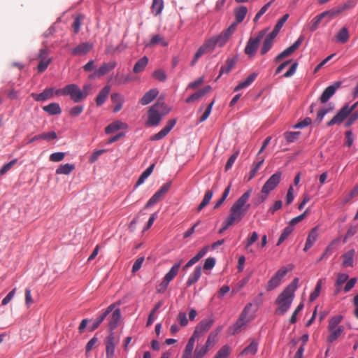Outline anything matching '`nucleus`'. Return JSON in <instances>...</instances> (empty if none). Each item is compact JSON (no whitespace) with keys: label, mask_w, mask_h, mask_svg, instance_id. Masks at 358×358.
Returning <instances> with one entry per match:
<instances>
[{"label":"nucleus","mask_w":358,"mask_h":358,"mask_svg":"<svg viewBox=\"0 0 358 358\" xmlns=\"http://www.w3.org/2000/svg\"><path fill=\"white\" fill-rule=\"evenodd\" d=\"M299 279L295 278L278 295L275 303L278 305L275 310L278 315H284L290 308L294 298V292L297 289Z\"/></svg>","instance_id":"nucleus-1"},{"label":"nucleus","mask_w":358,"mask_h":358,"mask_svg":"<svg viewBox=\"0 0 358 358\" xmlns=\"http://www.w3.org/2000/svg\"><path fill=\"white\" fill-rule=\"evenodd\" d=\"M252 194V189H248L232 205L230 214L227 218L233 224L239 222L249 210L250 205L248 201Z\"/></svg>","instance_id":"nucleus-2"},{"label":"nucleus","mask_w":358,"mask_h":358,"mask_svg":"<svg viewBox=\"0 0 358 358\" xmlns=\"http://www.w3.org/2000/svg\"><path fill=\"white\" fill-rule=\"evenodd\" d=\"M252 306V304L251 303L247 304L241 313L238 320L230 327V330L233 335L237 334L243 329H245L248 324L253 320L254 315L250 313Z\"/></svg>","instance_id":"nucleus-3"},{"label":"nucleus","mask_w":358,"mask_h":358,"mask_svg":"<svg viewBox=\"0 0 358 358\" xmlns=\"http://www.w3.org/2000/svg\"><path fill=\"white\" fill-rule=\"evenodd\" d=\"M358 106V101L350 106L348 104L345 105L337 114L327 123V127H331L334 124H341Z\"/></svg>","instance_id":"nucleus-4"},{"label":"nucleus","mask_w":358,"mask_h":358,"mask_svg":"<svg viewBox=\"0 0 358 358\" xmlns=\"http://www.w3.org/2000/svg\"><path fill=\"white\" fill-rule=\"evenodd\" d=\"M266 31L264 30L260 31L257 37H250L246 44L244 50V52L250 57L255 56L258 48L259 43L262 38L264 36Z\"/></svg>","instance_id":"nucleus-5"},{"label":"nucleus","mask_w":358,"mask_h":358,"mask_svg":"<svg viewBox=\"0 0 358 358\" xmlns=\"http://www.w3.org/2000/svg\"><path fill=\"white\" fill-rule=\"evenodd\" d=\"M287 272L288 270L287 268H280L268 282L266 289L271 291L279 286Z\"/></svg>","instance_id":"nucleus-6"},{"label":"nucleus","mask_w":358,"mask_h":358,"mask_svg":"<svg viewBox=\"0 0 358 358\" xmlns=\"http://www.w3.org/2000/svg\"><path fill=\"white\" fill-rule=\"evenodd\" d=\"M281 172L278 171L273 174L264 183L262 187V192L264 193H270L280 183L281 180Z\"/></svg>","instance_id":"nucleus-7"},{"label":"nucleus","mask_w":358,"mask_h":358,"mask_svg":"<svg viewBox=\"0 0 358 358\" xmlns=\"http://www.w3.org/2000/svg\"><path fill=\"white\" fill-rule=\"evenodd\" d=\"M236 29V24L233 23L228 27V29L223 31L219 36L214 37L217 45L220 47L223 46L227 43V41L229 40L230 36L234 34Z\"/></svg>","instance_id":"nucleus-8"},{"label":"nucleus","mask_w":358,"mask_h":358,"mask_svg":"<svg viewBox=\"0 0 358 358\" xmlns=\"http://www.w3.org/2000/svg\"><path fill=\"white\" fill-rule=\"evenodd\" d=\"M67 95L70 96L71 100L75 103H78L85 99L82 94L81 90L76 84L67 85Z\"/></svg>","instance_id":"nucleus-9"},{"label":"nucleus","mask_w":358,"mask_h":358,"mask_svg":"<svg viewBox=\"0 0 358 358\" xmlns=\"http://www.w3.org/2000/svg\"><path fill=\"white\" fill-rule=\"evenodd\" d=\"M159 104H155L148 110V123L152 126L157 125L162 120V114L159 111Z\"/></svg>","instance_id":"nucleus-10"},{"label":"nucleus","mask_w":358,"mask_h":358,"mask_svg":"<svg viewBox=\"0 0 358 358\" xmlns=\"http://www.w3.org/2000/svg\"><path fill=\"white\" fill-rule=\"evenodd\" d=\"M303 38L299 37L290 47L280 53L275 59V62H280L283 58L291 55L301 45Z\"/></svg>","instance_id":"nucleus-11"},{"label":"nucleus","mask_w":358,"mask_h":358,"mask_svg":"<svg viewBox=\"0 0 358 358\" xmlns=\"http://www.w3.org/2000/svg\"><path fill=\"white\" fill-rule=\"evenodd\" d=\"M341 85V82L337 81L333 85L327 87L322 92L320 100L322 103H324L329 101V99L335 94L337 89Z\"/></svg>","instance_id":"nucleus-12"},{"label":"nucleus","mask_w":358,"mask_h":358,"mask_svg":"<svg viewBox=\"0 0 358 358\" xmlns=\"http://www.w3.org/2000/svg\"><path fill=\"white\" fill-rule=\"evenodd\" d=\"M214 323L213 319H204L201 320L195 327L194 332L195 334L199 335V336L203 335L206 332H207L212 325Z\"/></svg>","instance_id":"nucleus-13"},{"label":"nucleus","mask_w":358,"mask_h":358,"mask_svg":"<svg viewBox=\"0 0 358 358\" xmlns=\"http://www.w3.org/2000/svg\"><path fill=\"white\" fill-rule=\"evenodd\" d=\"M117 343L114 334L110 333L106 340V358H113L115 345Z\"/></svg>","instance_id":"nucleus-14"},{"label":"nucleus","mask_w":358,"mask_h":358,"mask_svg":"<svg viewBox=\"0 0 358 358\" xmlns=\"http://www.w3.org/2000/svg\"><path fill=\"white\" fill-rule=\"evenodd\" d=\"M176 123V120L172 119L169 120L167 124L160 131L150 137V140L159 141L162 139L170 132V131L173 129Z\"/></svg>","instance_id":"nucleus-15"},{"label":"nucleus","mask_w":358,"mask_h":358,"mask_svg":"<svg viewBox=\"0 0 358 358\" xmlns=\"http://www.w3.org/2000/svg\"><path fill=\"white\" fill-rule=\"evenodd\" d=\"M112 314L108 317V330L110 333H113V331L117 328L121 318V312L119 308L112 310Z\"/></svg>","instance_id":"nucleus-16"},{"label":"nucleus","mask_w":358,"mask_h":358,"mask_svg":"<svg viewBox=\"0 0 358 358\" xmlns=\"http://www.w3.org/2000/svg\"><path fill=\"white\" fill-rule=\"evenodd\" d=\"M325 17H328V20L327 22H328L329 20H331V19H333L332 16H331V13H330L329 10H327V11H324L317 15H316L311 21V25H310V31H315L317 27H318V25L320 24V22H322V20L325 18Z\"/></svg>","instance_id":"nucleus-17"},{"label":"nucleus","mask_w":358,"mask_h":358,"mask_svg":"<svg viewBox=\"0 0 358 358\" xmlns=\"http://www.w3.org/2000/svg\"><path fill=\"white\" fill-rule=\"evenodd\" d=\"M93 48V44L89 42L81 43L76 48L71 50V53L75 56L86 55Z\"/></svg>","instance_id":"nucleus-18"},{"label":"nucleus","mask_w":358,"mask_h":358,"mask_svg":"<svg viewBox=\"0 0 358 358\" xmlns=\"http://www.w3.org/2000/svg\"><path fill=\"white\" fill-rule=\"evenodd\" d=\"M237 61L238 59L236 57L227 58L225 64L221 66L219 76L216 78V80L220 78L222 74L229 73L234 68Z\"/></svg>","instance_id":"nucleus-19"},{"label":"nucleus","mask_w":358,"mask_h":358,"mask_svg":"<svg viewBox=\"0 0 358 358\" xmlns=\"http://www.w3.org/2000/svg\"><path fill=\"white\" fill-rule=\"evenodd\" d=\"M318 237V227H315L311 229V231L309 232L305 247L303 248L304 251H307L309 250L314 244V243L316 241Z\"/></svg>","instance_id":"nucleus-20"},{"label":"nucleus","mask_w":358,"mask_h":358,"mask_svg":"<svg viewBox=\"0 0 358 358\" xmlns=\"http://www.w3.org/2000/svg\"><path fill=\"white\" fill-rule=\"evenodd\" d=\"M111 101L115 104L113 111L117 113L120 111L124 102V98L122 94L120 93H113L111 94Z\"/></svg>","instance_id":"nucleus-21"},{"label":"nucleus","mask_w":358,"mask_h":358,"mask_svg":"<svg viewBox=\"0 0 358 358\" xmlns=\"http://www.w3.org/2000/svg\"><path fill=\"white\" fill-rule=\"evenodd\" d=\"M117 63L115 62H110L108 63L103 64L99 69L94 72V76L97 77L103 76L108 73L109 71L115 69Z\"/></svg>","instance_id":"nucleus-22"},{"label":"nucleus","mask_w":358,"mask_h":358,"mask_svg":"<svg viewBox=\"0 0 358 358\" xmlns=\"http://www.w3.org/2000/svg\"><path fill=\"white\" fill-rule=\"evenodd\" d=\"M159 92L157 89H151L146 92L144 96L140 99V103L145 106L152 102L157 96Z\"/></svg>","instance_id":"nucleus-23"},{"label":"nucleus","mask_w":358,"mask_h":358,"mask_svg":"<svg viewBox=\"0 0 358 358\" xmlns=\"http://www.w3.org/2000/svg\"><path fill=\"white\" fill-rule=\"evenodd\" d=\"M182 263V260H180L178 263H176L169 271L165 275L164 280H166V282H170L178 273L179 269L180 268L181 264Z\"/></svg>","instance_id":"nucleus-24"},{"label":"nucleus","mask_w":358,"mask_h":358,"mask_svg":"<svg viewBox=\"0 0 358 358\" xmlns=\"http://www.w3.org/2000/svg\"><path fill=\"white\" fill-rule=\"evenodd\" d=\"M54 93V89L53 88H48L45 89L43 92L40 94H35L32 93L31 96L36 101H45L50 97L52 96Z\"/></svg>","instance_id":"nucleus-25"},{"label":"nucleus","mask_w":358,"mask_h":358,"mask_svg":"<svg viewBox=\"0 0 358 358\" xmlns=\"http://www.w3.org/2000/svg\"><path fill=\"white\" fill-rule=\"evenodd\" d=\"M115 305L111 304L110 305L106 310L100 315L99 316L96 320L93 323L92 326L91 327V331H94L96 329L100 324L105 320V318L107 317V315L112 312L113 309L114 308Z\"/></svg>","instance_id":"nucleus-26"},{"label":"nucleus","mask_w":358,"mask_h":358,"mask_svg":"<svg viewBox=\"0 0 358 358\" xmlns=\"http://www.w3.org/2000/svg\"><path fill=\"white\" fill-rule=\"evenodd\" d=\"M127 127V124L121 121H115L108 125L105 129V132L107 134H112L119 129H126Z\"/></svg>","instance_id":"nucleus-27"},{"label":"nucleus","mask_w":358,"mask_h":358,"mask_svg":"<svg viewBox=\"0 0 358 358\" xmlns=\"http://www.w3.org/2000/svg\"><path fill=\"white\" fill-rule=\"evenodd\" d=\"M110 91V87L109 86H105L97 95L95 101L96 104L98 106H101L106 101L109 93Z\"/></svg>","instance_id":"nucleus-28"},{"label":"nucleus","mask_w":358,"mask_h":358,"mask_svg":"<svg viewBox=\"0 0 358 358\" xmlns=\"http://www.w3.org/2000/svg\"><path fill=\"white\" fill-rule=\"evenodd\" d=\"M201 275V268L200 266H196L192 273L190 274L187 280V286L189 287L196 282Z\"/></svg>","instance_id":"nucleus-29"},{"label":"nucleus","mask_w":358,"mask_h":358,"mask_svg":"<svg viewBox=\"0 0 358 358\" xmlns=\"http://www.w3.org/2000/svg\"><path fill=\"white\" fill-rule=\"evenodd\" d=\"M355 254V250L354 249L350 250L343 255V261L342 263V266L343 267H349L353 266V258Z\"/></svg>","instance_id":"nucleus-30"},{"label":"nucleus","mask_w":358,"mask_h":358,"mask_svg":"<svg viewBox=\"0 0 358 358\" xmlns=\"http://www.w3.org/2000/svg\"><path fill=\"white\" fill-rule=\"evenodd\" d=\"M344 327L343 326H338L337 328L332 329L329 330V335L327 337V342L333 343L334 342L343 332Z\"/></svg>","instance_id":"nucleus-31"},{"label":"nucleus","mask_w":358,"mask_h":358,"mask_svg":"<svg viewBox=\"0 0 358 358\" xmlns=\"http://www.w3.org/2000/svg\"><path fill=\"white\" fill-rule=\"evenodd\" d=\"M258 345L259 343L256 340H252L250 345L245 348L241 352V355H255L258 349Z\"/></svg>","instance_id":"nucleus-32"},{"label":"nucleus","mask_w":358,"mask_h":358,"mask_svg":"<svg viewBox=\"0 0 358 358\" xmlns=\"http://www.w3.org/2000/svg\"><path fill=\"white\" fill-rule=\"evenodd\" d=\"M43 110L48 113L49 115H59L62 113V109L57 103H52L43 107Z\"/></svg>","instance_id":"nucleus-33"},{"label":"nucleus","mask_w":358,"mask_h":358,"mask_svg":"<svg viewBox=\"0 0 358 358\" xmlns=\"http://www.w3.org/2000/svg\"><path fill=\"white\" fill-rule=\"evenodd\" d=\"M235 17H236V25L243 21L245 17V15L248 13V9L245 6H241L238 7L234 10Z\"/></svg>","instance_id":"nucleus-34"},{"label":"nucleus","mask_w":358,"mask_h":358,"mask_svg":"<svg viewBox=\"0 0 358 358\" xmlns=\"http://www.w3.org/2000/svg\"><path fill=\"white\" fill-rule=\"evenodd\" d=\"M148 63V58L146 56L143 57L140 59H138L136 63L134 64L133 71L135 73H138L142 72Z\"/></svg>","instance_id":"nucleus-35"},{"label":"nucleus","mask_w":358,"mask_h":358,"mask_svg":"<svg viewBox=\"0 0 358 358\" xmlns=\"http://www.w3.org/2000/svg\"><path fill=\"white\" fill-rule=\"evenodd\" d=\"M257 74L252 73L244 81L241 82L234 89V91H238L249 86L257 78Z\"/></svg>","instance_id":"nucleus-36"},{"label":"nucleus","mask_w":358,"mask_h":358,"mask_svg":"<svg viewBox=\"0 0 358 358\" xmlns=\"http://www.w3.org/2000/svg\"><path fill=\"white\" fill-rule=\"evenodd\" d=\"M350 38L348 29L343 27L336 36V41L341 43H345Z\"/></svg>","instance_id":"nucleus-37"},{"label":"nucleus","mask_w":358,"mask_h":358,"mask_svg":"<svg viewBox=\"0 0 358 358\" xmlns=\"http://www.w3.org/2000/svg\"><path fill=\"white\" fill-rule=\"evenodd\" d=\"M75 166L72 164H61L56 170V174L69 175L74 170Z\"/></svg>","instance_id":"nucleus-38"},{"label":"nucleus","mask_w":358,"mask_h":358,"mask_svg":"<svg viewBox=\"0 0 358 358\" xmlns=\"http://www.w3.org/2000/svg\"><path fill=\"white\" fill-rule=\"evenodd\" d=\"M341 238V237H338V238L334 239L326 248L323 254L326 256L327 258H328L330 255H331L332 253L334 252Z\"/></svg>","instance_id":"nucleus-39"},{"label":"nucleus","mask_w":358,"mask_h":358,"mask_svg":"<svg viewBox=\"0 0 358 358\" xmlns=\"http://www.w3.org/2000/svg\"><path fill=\"white\" fill-rule=\"evenodd\" d=\"M341 238V237H338V238L334 239L326 248L323 254L326 256L327 258H328L330 255H331L332 253L334 252Z\"/></svg>","instance_id":"nucleus-40"},{"label":"nucleus","mask_w":358,"mask_h":358,"mask_svg":"<svg viewBox=\"0 0 358 358\" xmlns=\"http://www.w3.org/2000/svg\"><path fill=\"white\" fill-rule=\"evenodd\" d=\"M341 238V237H338V238L334 239L326 248L323 254L326 256L327 258H328L330 255H331L332 253L334 252Z\"/></svg>","instance_id":"nucleus-41"},{"label":"nucleus","mask_w":358,"mask_h":358,"mask_svg":"<svg viewBox=\"0 0 358 358\" xmlns=\"http://www.w3.org/2000/svg\"><path fill=\"white\" fill-rule=\"evenodd\" d=\"M341 238V237H338V238L334 239L326 248L323 254L326 256L327 258H328L330 255H331L332 253L334 252Z\"/></svg>","instance_id":"nucleus-42"},{"label":"nucleus","mask_w":358,"mask_h":358,"mask_svg":"<svg viewBox=\"0 0 358 358\" xmlns=\"http://www.w3.org/2000/svg\"><path fill=\"white\" fill-rule=\"evenodd\" d=\"M155 164H152L141 173L138 181L136 182V186L141 185L144 182L145 180L148 178L152 173Z\"/></svg>","instance_id":"nucleus-43"},{"label":"nucleus","mask_w":358,"mask_h":358,"mask_svg":"<svg viewBox=\"0 0 358 358\" xmlns=\"http://www.w3.org/2000/svg\"><path fill=\"white\" fill-rule=\"evenodd\" d=\"M163 8H164L163 0H153L152 1L151 9H152V13L155 15L157 16V15H159L162 13Z\"/></svg>","instance_id":"nucleus-44"},{"label":"nucleus","mask_w":358,"mask_h":358,"mask_svg":"<svg viewBox=\"0 0 358 358\" xmlns=\"http://www.w3.org/2000/svg\"><path fill=\"white\" fill-rule=\"evenodd\" d=\"M264 159H262L261 161L257 162H254L252 166V169L247 176L248 180H251L257 174V171L262 166V164L264 163Z\"/></svg>","instance_id":"nucleus-45"},{"label":"nucleus","mask_w":358,"mask_h":358,"mask_svg":"<svg viewBox=\"0 0 358 358\" xmlns=\"http://www.w3.org/2000/svg\"><path fill=\"white\" fill-rule=\"evenodd\" d=\"M213 192L211 190H208L205 193L204 197L197 208V211L200 212L204 207H206L210 201L213 197Z\"/></svg>","instance_id":"nucleus-46"},{"label":"nucleus","mask_w":358,"mask_h":358,"mask_svg":"<svg viewBox=\"0 0 358 358\" xmlns=\"http://www.w3.org/2000/svg\"><path fill=\"white\" fill-rule=\"evenodd\" d=\"M352 6L351 5V3L350 2H347L340 6H338L337 8L336 9H331V10H329L330 13H331V16L332 17H335L336 15H339L340 13H341L342 12L348 10V9H350V8H352Z\"/></svg>","instance_id":"nucleus-47"},{"label":"nucleus","mask_w":358,"mask_h":358,"mask_svg":"<svg viewBox=\"0 0 358 358\" xmlns=\"http://www.w3.org/2000/svg\"><path fill=\"white\" fill-rule=\"evenodd\" d=\"M293 230V227H292L290 224L289 226L286 227L283 229V231L278 241L277 245H280L285 239H287L288 236L292 233Z\"/></svg>","instance_id":"nucleus-48"},{"label":"nucleus","mask_w":358,"mask_h":358,"mask_svg":"<svg viewBox=\"0 0 358 358\" xmlns=\"http://www.w3.org/2000/svg\"><path fill=\"white\" fill-rule=\"evenodd\" d=\"M158 43H160L162 46H164V47L168 45V43L164 40V38L162 36H161L159 34L154 35L152 37V38L148 45L152 46V45H156Z\"/></svg>","instance_id":"nucleus-49"},{"label":"nucleus","mask_w":358,"mask_h":358,"mask_svg":"<svg viewBox=\"0 0 358 358\" xmlns=\"http://www.w3.org/2000/svg\"><path fill=\"white\" fill-rule=\"evenodd\" d=\"M217 45L214 37L206 41L201 47L205 50V51L208 53L214 50L215 46Z\"/></svg>","instance_id":"nucleus-50"},{"label":"nucleus","mask_w":358,"mask_h":358,"mask_svg":"<svg viewBox=\"0 0 358 358\" xmlns=\"http://www.w3.org/2000/svg\"><path fill=\"white\" fill-rule=\"evenodd\" d=\"M217 45L214 37L206 41L201 47L205 50V51L208 53L214 50L215 46Z\"/></svg>","instance_id":"nucleus-51"},{"label":"nucleus","mask_w":358,"mask_h":358,"mask_svg":"<svg viewBox=\"0 0 358 358\" xmlns=\"http://www.w3.org/2000/svg\"><path fill=\"white\" fill-rule=\"evenodd\" d=\"M84 19V16L83 15H79L76 16L73 20L72 24V27L73 29L74 34H78L80 31L81 22Z\"/></svg>","instance_id":"nucleus-52"},{"label":"nucleus","mask_w":358,"mask_h":358,"mask_svg":"<svg viewBox=\"0 0 358 358\" xmlns=\"http://www.w3.org/2000/svg\"><path fill=\"white\" fill-rule=\"evenodd\" d=\"M322 280L320 279L317 282L315 290L310 295L309 299L310 301H315L320 295L321 288H322Z\"/></svg>","instance_id":"nucleus-53"},{"label":"nucleus","mask_w":358,"mask_h":358,"mask_svg":"<svg viewBox=\"0 0 358 358\" xmlns=\"http://www.w3.org/2000/svg\"><path fill=\"white\" fill-rule=\"evenodd\" d=\"M358 231V227L357 225H350L345 234V235L344 236L343 238V242L345 243H346L347 240L353 236L354 235H355Z\"/></svg>","instance_id":"nucleus-54"},{"label":"nucleus","mask_w":358,"mask_h":358,"mask_svg":"<svg viewBox=\"0 0 358 358\" xmlns=\"http://www.w3.org/2000/svg\"><path fill=\"white\" fill-rule=\"evenodd\" d=\"M300 134L299 131H287L284 134V136L288 143H292L297 140Z\"/></svg>","instance_id":"nucleus-55"},{"label":"nucleus","mask_w":358,"mask_h":358,"mask_svg":"<svg viewBox=\"0 0 358 358\" xmlns=\"http://www.w3.org/2000/svg\"><path fill=\"white\" fill-rule=\"evenodd\" d=\"M342 320L343 317L341 315H337L331 317L329 322L328 330L337 328L338 324L342 321Z\"/></svg>","instance_id":"nucleus-56"},{"label":"nucleus","mask_w":358,"mask_h":358,"mask_svg":"<svg viewBox=\"0 0 358 358\" xmlns=\"http://www.w3.org/2000/svg\"><path fill=\"white\" fill-rule=\"evenodd\" d=\"M17 162V159H14L9 162L8 163L5 164L0 169V175H5L9 170H10L13 167V166L16 164Z\"/></svg>","instance_id":"nucleus-57"},{"label":"nucleus","mask_w":358,"mask_h":358,"mask_svg":"<svg viewBox=\"0 0 358 358\" xmlns=\"http://www.w3.org/2000/svg\"><path fill=\"white\" fill-rule=\"evenodd\" d=\"M162 196L161 195H159V194L156 192L154 194V195L148 200L145 208H149L152 206L155 205L162 199Z\"/></svg>","instance_id":"nucleus-58"},{"label":"nucleus","mask_w":358,"mask_h":358,"mask_svg":"<svg viewBox=\"0 0 358 358\" xmlns=\"http://www.w3.org/2000/svg\"><path fill=\"white\" fill-rule=\"evenodd\" d=\"M229 355V348L227 345H224L218 350L214 358H227Z\"/></svg>","instance_id":"nucleus-59"},{"label":"nucleus","mask_w":358,"mask_h":358,"mask_svg":"<svg viewBox=\"0 0 358 358\" xmlns=\"http://www.w3.org/2000/svg\"><path fill=\"white\" fill-rule=\"evenodd\" d=\"M176 320L181 327H186L188 324V320L185 312L180 311L177 315Z\"/></svg>","instance_id":"nucleus-60"},{"label":"nucleus","mask_w":358,"mask_h":358,"mask_svg":"<svg viewBox=\"0 0 358 358\" xmlns=\"http://www.w3.org/2000/svg\"><path fill=\"white\" fill-rule=\"evenodd\" d=\"M39 64L38 65L37 69L38 73H43L48 68L52 59H39Z\"/></svg>","instance_id":"nucleus-61"},{"label":"nucleus","mask_w":358,"mask_h":358,"mask_svg":"<svg viewBox=\"0 0 358 358\" xmlns=\"http://www.w3.org/2000/svg\"><path fill=\"white\" fill-rule=\"evenodd\" d=\"M207 346L203 345L200 348H196L194 352V358H202L207 352Z\"/></svg>","instance_id":"nucleus-62"},{"label":"nucleus","mask_w":358,"mask_h":358,"mask_svg":"<svg viewBox=\"0 0 358 358\" xmlns=\"http://www.w3.org/2000/svg\"><path fill=\"white\" fill-rule=\"evenodd\" d=\"M153 77L161 82H164L166 79V73L162 69L155 71L153 73Z\"/></svg>","instance_id":"nucleus-63"},{"label":"nucleus","mask_w":358,"mask_h":358,"mask_svg":"<svg viewBox=\"0 0 358 358\" xmlns=\"http://www.w3.org/2000/svg\"><path fill=\"white\" fill-rule=\"evenodd\" d=\"M348 117V120L345 123V127H350L358 119V110L355 113H351Z\"/></svg>","instance_id":"nucleus-64"}]
</instances>
